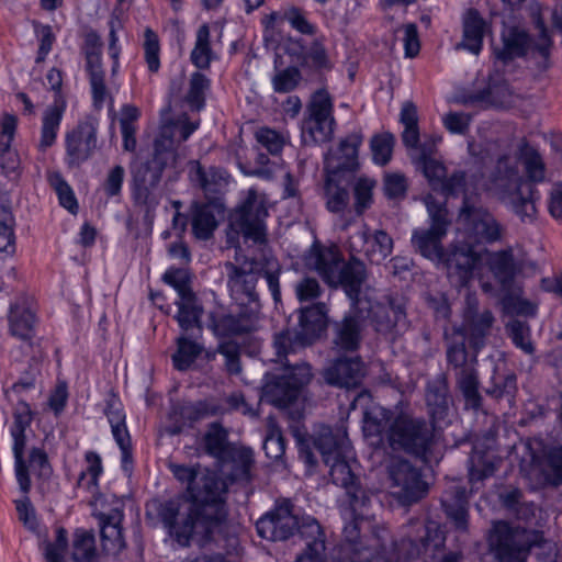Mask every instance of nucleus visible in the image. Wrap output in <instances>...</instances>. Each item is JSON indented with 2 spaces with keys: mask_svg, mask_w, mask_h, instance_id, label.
I'll return each mask as SVG.
<instances>
[{
  "mask_svg": "<svg viewBox=\"0 0 562 562\" xmlns=\"http://www.w3.org/2000/svg\"><path fill=\"white\" fill-rule=\"evenodd\" d=\"M173 476L186 486L190 505L180 498L155 501L150 508L176 541L203 547L215 541L226 520L227 481L217 472L196 465L170 464Z\"/></svg>",
  "mask_w": 562,
  "mask_h": 562,
  "instance_id": "nucleus-1",
  "label": "nucleus"
},
{
  "mask_svg": "<svg viewBox=\"0 0 562 562\" xmlns=\"http://www.w3.org/2000/svg\"><path fill=\"white\" fill-rule=\"evenodd\" d=\"M546 178V164L540 153L520 140L515 156L503 155L490 176V189L503 203L512 206L522 222L533 221L537 210L531 182Z\"/></svg>",
  "mask_w": 562,
  "mask_h": 562,
  "instance_id": "nucleus-2",
  "label": "nucleus"
},
{
  "mask_svg": "<svg viewBox=\"0 0 562 562\" xmlns=\"http://www.w3.org/2000/svg\"><path fill=\"white\" fill-rule=\"evenodd\" d=\"M430 226L417 228L412 234V246L423 257L446 265L449 276L457 278L460 286H465L472 279L473 271L481 261V255L473 250L464 238L456 237L446 252L442 239L451 225V218L445 201L437 200L432 194L424 196ZM461 237H464L463 235Z\"/></svg>",
  "mask_w": 562,
  "mask_h": 562,
  "instance_id": "nucleus-3",
  "label": "nucleus"
},
{
  "mask_svg": "<svg viewBox=\"0 0 562 562\" xmlns=\"http://www.w3.org/2000/svg\"><path fill=\"white\" fill-rule=\"evenodd\" d=\"M363 262L353 257V341L357 328L370 323L383 334L400 333L407 326L403 296L390 295L383 302H373V290Z\"/></svg>",
  "mask_w": 562,
  "mask_h": 562,
  "instance_id": "nucleus-4",
  "label": "nucleus"
},
{
  "mask_svg": "<svg viewBox=\"0 0 562 562\" xmlns=\"http://www.w3.org/2000/svg\"><path fill=\"white\" fill-rule=\"evenodd\" d=\"M171 130H165L154 145L151 160L140 162L132 168V199L146 216L155 212L161 200L159 183L166 168L178 172V155L175 153V140Z\"/></svg>",
  "mask_w": 562,
  "mask_h": 562,
  "instance_id": "nucleus-5",
  "label": "nucleus"
},
{
  "mask_svg": "<svg viewBox=\"0 0 562 562\" xmlns=\"http://www.w3.org/2000/svg\"><path fill=\"white\" fill-rule=\"evenodd\" d=\"M227 285L234 300L246 303H258L259 294L256 290L257 281L263 277L276 303L281 302L280 274L282 268L278 260L266 259L257 261L246 259L239 265L226 262Z\"/></svg>",
  "mask_w": 562,
  "mask_h": 562,
  "instance_id": "nucleus-6",
  "label": "nucleus"
},
{
  "mask_svg": "<svg viewBox=\"0 0 562 562\" xmlns=\"http://www.w3.org/2000/svg\"><path fill=\"white\" fill-rule=\"evenodd\" d=\"M325 196L328 211L344 212L350 201L351 143L348 138L331 147L325 157Z\"/></svg>",
  "mask_w": 562,
  "mask_h": 562,
  "instance_id": "nucleus-7",
  "label": "nucleus"
},
{
  "mask_svg": "<svg viewBox=\"0 0 562 562\" xmlns=\"http://www.w3.org/2000/svg\"><path fill=\"white\" fill-rule=\"evenodd\" d=\"M326 306L318 303L301 310L299 327L284 329L276 334L273 348L278 361L288 367L283 359L297 348H304L314 344L326 328Z\"/></svg>",
  "mask_w": 562,
  "mask_h": 562,
  "instance_id": "nucleus-8",
  "label": "nucleus"
},
{
  "mask_svg": "<svg viewBox=\"0 0 562 562\" xmlns=\"http://www.w3.org/2000/svg\"><path fill=\"white\" fill-rule=\"evenodd\" d=\"M324 462L329 467V475L335 485L351 495V467L349 464V438L346 422L335 429H325L315 441Z\"/></svg>",
  "mask_w": 562,
  "mask_h": 562,
  "instance_id": "nucleus-9",
  "label": "nucleus"
},
{
  "mask_svg": "<svg viewBox=\"0 0 562 562\" xmlns=\"http://www.w3.org/2000/svg\"><path fill=\"white\" fill-rule=\"evenodd\" d=\"M266 199L256 189H249L244 202L231 214L229 228L245 241L262 245L267 241Z\"/></svg>",
  "mask_w": 562,
  "mask_h": 562,
  "instance_id": "nucleus-10",
  "label": "nucleus"
},
{
  "mask_svg": "<svg viewBox=\"0 0 562 562\" xmlns=\"http://www.w3.org/2000/svg\"><path fill=\"white\" fill-rule=\"evenodd\" d=\"M458 224L463 231L459 228L457 237L462 238L463 234L465 243L471 244L474 251L476 243H493L503 236V227L496 218L482 205L468 198L459 211Z\"/></svg>",
  "mask_w": 562,
  "mask_h": 562,
  "instance_id": "nucleus-11",
  "label": "nucleus"
},
{
  "mask_svg": "<svg viewBox=\"0 0 562 562\" xmlns=\"http://www.w3.org/2000/svg\"><path fill=\"white\" fill-rule=\"evenodd\" d=\"M325 382L331 386L349 390L351 385V316L345 315L335 324L330 348V361L323 371Z\"/></svg>",
  "mask_w": 562,
  "mask_h": 562,
  "instance_id": "nucleus-12",
  "label": "nucleus"
},
{
  "mask_svg": "<svg viewBox=\"0 0 562 562\" xmlns=\"http://www.w3.org/2000/svg\"><path fill=\"white\" fill-rule=\"evenodd\" d=\"M434 438V429L422 418L398 415L390 428L389 439L393 448H400L417 457H425Z\"/></svg>",
  "mask_w": 562,
  "mask_h": 562,
  "instance_id": "nucleus-13",
  "label": "nucleus"
},
{
  "mask_svg": "<svg viewBox=\"0 0 562 562\" xmlns=\"http://www.w3.org/2000/svg\"><path fill=\"white\" fill-rule=\"evenodd\" d=\"M306 262L328 285L342 286L351 299V262L344 260L337 246H313Z\"/></svg>",
  "mask_w": 562,
  "mask_h": 562,
  "instance_id": "nucleus-14",
  "label": "nucleus"
},
{
  "mask_svg": "<svg viewBox=\"0 0 562 562\" xmlns=\"http://www.w3.org/2000/svg\"><path fill=\"white\" fill-rule=\"evenodd\" d=\"M335 120L329 94L316 91L307 105V115L302 121V137L305 144H322L330 140Z\"/></svg>",
  "mask_w": 562,
  "mask_h": 562,
  "instance_id": "nucleus-15",
  "label": "nucleus"
},
{
  "mask_svg": "<svg viewBox=\"0 0 562 562\" xmlns=\"http://www.w3.org/2000/svg\"><path fill=\"white\" fill-rule=\"evenodd\" d=\"M448 361L453 367L456 383L462 393L467 407L477 409L482 397L479 392V375L476 371V356L469 355L464 342L456 344L448 349Z\"/></svg>",
  "mask_w": 562,
  "mask_h": 562,
  "instance_id": "nucleus-16",
  "label": "nucleus"
},
{
  "mask_svg": "<svg viewBox=\"0 0 562 562\" xmlns=\"http://www.w3.org/2000/svg\"><path fill=\"white\" fill-rule=\"evenodd\" d=\"M527 476L536 487L561 486L562 446H542L532 451Z\"/></svg>",
  "mask_w": 562,
  "mask_h": 562,
  "instance_id": "nucleus-17",
  "label": "nucleus"
},
{
  "mask_svg": "<svg viewBox=\"0 0 562 562\" xmlns=\"http://www.w3.org/2000/svg\"><path fill=\"white\" fill-rule=\"evenodd\" d=\"M97 120L89 117L66 134L65 160L69 168H77L91 158L97 149Z\"/></svg>",
  "mask_w": 562,
  "mask_h": 562,
  "instance_id": "nucleus-18",
  "label": "nucleus"
},
{
  "mask_svg": "<svg viewBox=\"0 0 562 562\" xmlns=\"http://www.w3.org/2000/svg\"><path fill=\"white\" fill-rule=\"evenodd\" d=\"M491 542L496 549L499 562H525L535 541L525 529H509L506 524H499Z\"/></svg>",
  "mask_w": 562,
  "mask_h": 562,
  "instance_id": "nucleus-19",
  "label": "nucleus"
},
{
  "mask_svg": "<svg viewBox=\"0 0 562 562\" xmlns=\"http://www.w3.org/2000/svg\"><path fill=\"white\" fill-rule=\"evenodd\" d=\"M305 524L302 526L304 527ZM256 529L258 535L269 541H284L299 530V521L292 513V504L289 501H282L269 514L261 517ZM303 528H300V531Z\"/></svg>",
  "mask_w": 562,
  "mask_h": 562,
  "instance_id": "nucleus-20",
  "label": "nucleus"
},
{
  "mask_svg": "<svg viewBox=\"0 0 562 562\" xmlns=\"http://www.w3.org/2000/svg\"><path fill=\"white\" fill-rule=\"evenodd\" d=\"M258 322L257 311L246 308L236 314L213 311L207 315V328L220 338L238 336L252 331Z\"/></svg>",
  "mask_w": 562,
  "mask_h": 562,
  "instance_id": "nucleus-21",
  "label": "nucleus"
},
{
  "mask_svg": "<svg viewBox=\"0 0 562 562\" xmlns=\"http://www.w3.org/2000/svg\"><path fill=\"white\" fill-rule=\"evenodd\" d=\"M389 474L395 488L393 493L405 502H415L426 492L419 472L405 460H394L389 467Z\"/></svg>",
  "mask_w": 562,
  "mask_h": 562,
  "instance_id": "nucleus-22",
  "label": "nucleus"
},
{
  "mask_svg": "<svg viewBox=\"0 0 562 562\" xmlns=\"http://www.w3.org/2000/svg\"><path fill=\"white\" fill-rule=\"evenodd\" d=\"M494 321L493 313L488 308L480 307L476 295L468 293L463 308L462 327L458 331L469 335L471 341L477 348L481 340L488 335Z\"/></svg>",
  "mask_w": 562,
  "mask_h": 562,
  "instance_id": "nucleus-23",
  "label": "nucleus"
},
{
  "mask_svg": "<svg viewBox=\"0 0 562 562\" xmlns=\"http://www.w3.org/2000/svg\"><path fill=\"white\" fill-rule=\"evenodd\" d=\"M418 166L434 190L449 195L459 193L464 189L465 173L463 171H456L447 177L445 165L437 159H427Z\"/></svg>",
  "mask_w": 562,
  "mask_h": 562,
  "instance_id": "nucleus-24",
  "label": "nucleus"
},
{
  "mask_svg": "<svg viewBox=\"0 0 562 562\" xmlns=\"http://www.w3.org/2000/svg\"><path fill=\"white\" fill-rule=\"evenodd\" d=\"M123 516L117 508L99 515L101 547L106 555L117 557L126 548L121 526Z\"/></svg>",
  "mask_w": 562,
  "mask_h": 562,
  "instance_id": "nucleus-25",
  "label": "nucleus"
},
{
  "mask_svg": "<svg viewBox=\"0 0 562 562\" xmlns=\"http://www.w3.org/2000/svg\"><path fill=\"white\" fill-rule=\"evenodd\" d=\"M502 33L503 46L495 49L496 56L503 60H510L524 56L530 48L528 33L517 25L515 21H503Z\"/></svg>",
  "mask_w": 562,
  "mask_h": 562,
  "instance_id": "nucleus-26",
  "label": "nucleus"
},
{
  "mask_svg": "<svg viewBox=\"0 0 562 562\" xmlns=\"http://www.w3.org/2000/svg\"><path fill=\"white\" fill-rule=\"evenodd\" d=\"M86 59L94 108L100 110L108 101L110 111H113L114 100L105 86L104 71L101 63V53L89 52L87 53Z\"/></svg>",
  "mask_w": 562,
  "mask_h": 562,
  "instance_id": "nucleus-27",
  "label": "nucleus"
},
{
  "mask_svg": "<svg viewBox=\"0 0 562 562\" xmlns=\"http://www.w3.org/2000/svg\"><path fill=\"white\" fill-rule=\"evenodd\" d=\"M470 101L485 106L508 108L513 105L515 95L507 81L499 75L491 76L487 87L470 97Z\"/></svg>",
  "mask_w": 562,
  "mask_h": 562,
  "instance_id": "nucleus-28",
  "label": "nucleus"
},
{
  "mask_svg": "<svg viewBox=\"0 0 562 562\" xmlns=\"http://www.w3.org/2000/svg\"><path fill=\"white\" fill-rule=\"evenodd\" d=\"M503 2L507 4L512 11L525 10L532 19L537 30L539 31V37L533 48L547 60L550 55L552 42L542 20L540 4L536 0H503Z\"/></svg>",
  "mask_w": 562,
  "mask_h": 562,
  "instance_id": "nucleus-29",
  "label": "nucleus"
},
{
  "mask_svg": "<svg viewBox=\"0 0 562 562\" xmlns=\"http://www.w3.org/2000/svg\"><path fill=\"white\" fill-rule=\"evenodd\" d=\"M450 401L447 378L439 374L428 383L426 391V403L434 424L448 416Z\"/></svg>",
  "mask_w": 562,
  "mask_h": 562,
  "instance_id": "nucleus-30",
  "label": "nucleus"
},
{
  "mask_svg": "<svg viewBox=\"0 0 562 562\" xmlns=\"http://www.w3.org/2000/svg\"><path fill=\"white\" fill-rule=\"evenodd\" d=\"M299 394L300 390L283 374L272 376L262 387V398L277 407L289 406Z\"/></svg>",
  "mask_w": 562,
  "mask_h": 562,
  "instance_id": "nucleus-31",
  "label": "nucleus"
},
{
  "mask_svg": "<svg viewBox=\"0 0 562 562\" xmlns=\"http://www.w3.org/2000/svg\"><path fill=\"white\" fill-rule=\"evenodd\" d=\"M487 32L488 26L479 12L473 9L468 10L463 20V41L458 44V47H463L477 55Z\"/></svg>",
  "mask_w": 562,
  "mask_h": 562,
  "instance_id": "nucleus-32",
  "label": "nucleus"
},
{
  "mask_svg": "<svg viewBox=\"0 0 562 562\" xmlns=\"http://www.w3.org/2000/svg\"><path fill=\"white\" fill-rule=\"evenodd\" d=\"M360 237L363 241L362 251L367 258L373 263L382 262L393 249V240L384 231L369 229L361 232Z\"/></svg>",
  "mask_w": 562,
  "mask_h": 562,
  "instance_id": "nucleus-33",
  "label": "nucleus"
},
{
  "mask_svg": "<svg viewBox=\"0 0 562 562\" xmlns=\"http://www.w3.org/2000/svg\"><path fill=\"white\" fill-rule=\"evenodd\" d=\"M487 266L494 277L504 285L509 283L519 270L512 248L488 254Z\"/></svg>",
  "mask_w": 562,
  "mask_h": 562,
  "instance_id": "nucleus-34",
  "label": "nucleus"
},
{
  "mask_svg": "<svg viewBox=\"0 0 562 562\" xmlns=\"http://www.w3.org/2000/svg\"><path fill=\"white\" fill-rule=\"evenodd\" d=\"M63 114L64 108L58 104L45 109L42 116L41 137L37 144L38 151L45 153L56 143Z\"/></svg>",
  "mask_w": 562,
  "mask_h": 562,
  "instance_id": "nucleus-35",
  "label": "nucleus"
},
{
  "mask_svg": "<svg viewBox=\"0 0 562 562\" xmlns=\"http://www.w3.org/2000/svg\"><path fill=\"white\" fill-rule=\"evenodd\" d=\"M191 225L193 235L198 239L207 240L211 238L217 227L214 206L194 203L191 209Z\"/></svg>",
  "mask_w": 562,
  "mask_h": 562,
  "instance_id": "nucleus-36",
  "label": "nucleus"
},
{
  "mask_svg": "<svg viewBox=\"0 0 562 562\" xmlns=\"http://www.w3.org/2000/svg\"><path fill=\"white\" fill-rule=\"evenodd\" d=\"M204 451L215 458L218 462L234 445L228 440V430L220 423L209 425L202 438Z\"/></svg>",
  "mask_w": 562,
  "mask_h": 562,
  "instance_id": "nucleus-37",
  "label": "nucleus"
},
{
  "mask_svg": "<svg viewBox=\"0 0 562 562\" xmlns=\"http://www.w3.org/2000/svg\"><path fill=\"white\" fill-rule=\"evenodd\" d=\"M220 413L221 408L209 401L187 402L173 408V414L179 416L177 422H181L182 425H192Z\"/></svg>",
  "mask_w": 562,
  "mask_h": 562,
  "instance_id": "nucleus-38",
  "label": "nucleus"
},
{
  "mask_svg": "<svg viewBox=\"0 0 562 562\" xmlns=\"http://www.w3.org/2000/svg\"><path fill=\"white\" fill-rule=\"evenodd\" d=\"M216 55L211 46V32L209 24H202L195 34L194 47L190 53L191 63L201 70L209 69Z\"/></svg>",
  "mask_w": 562,
  "mask_h": 562,
  "instance_id": "nucleus-39",
  "label": "nucleus"
},
{
  "mask_svg": "<svg viewBox=\"0 0 562 562\" xmlns=\"http://www.w3.org/2000/svg\"><path fill=\"white\" fill-rule=\"evenodd\" d=\"M35 317L30 307L24 304H12L9 315L10 331L13 336L30 340L34 335Z\"/></svg>",
  "mask_w": 562,
  "mask_h": 562,
  "instance_id": "nucleus-40",
  "label": "nucleus"
},
{
  "mask_svg": "<svg viewBox=\"0 0 562 562\" xmlns=\"http://www.w3.org/2000/svg\"><path fill=\"white\" fill-rule=\"evenodd\" d=\"M176 304L178 306L176 319L180 328L186 333L193 329L201 331L202 307L199 305L196 296L178 300Z\"/></svg>",
  "mask_w": 562,
  "mask_h": 562,
  "instance_id": "nucleus-41",
  "label": "nucleus"
},
{
  "mask_svg": "<svg viewBox=\"0 0 562 562\" xmlns=\"http://www.w3.org/2000/svg\"><path fill=\"white\" fill-rule=\"evenodd\" d=\"M400 122L404 125L403 144L409 149H417L419 144L418 115L416 105L406 101L402 105Z\"/></svg>",
  "mask_w": 562,
  "mask_h": 562,
  "instance_id": "nucleus-42",
  "label": "nucleus"
},
{
  "mask_svg": "<svg viewBox=\"0 0 562 562\" xmlns=\"http://www.w3.org/2000/svg\"><path fill=\"white\" fill-rule=\"evenodd\" d=\"M190 180L205 192H216L221 181L224 180V172L221 169L211 167L204 169L199 161H190Z\"/></svg>",
  "mask_w": 562,
  "mask_h": 562,
  "instance_id": "nucleus-43",
  "label": "nucleus"
},
{
  "mask_svg": "<svg viewBox=\"0 0 562 562\" xmlns=\"http://www.w3.org/2000/svg\"><path fill=\"white\" fill-rule=\"evenodd\" d=\"M72 560L75 562H100L92 531L76 530L72 541Z\"/></svg>",
  "mask_w": 562,
  "mask_h": 562,
  "instance_id": "nucleus-44",
  "label": "nucleus"
},
{
  "mask_svg": "<svg viewBox=\"0 0 562 562\" xmlns=\"http://www.w3.org/2000/svg\"><path fill=\"white\" fill-rule=\"evenodd\" d=\"M220 463H232L236 477L249 480L250 468L254 463L252 451L249 448L233 445Z\"/></svg>",
  "mask_w": 562,
  "mask_h": 562,
  "instance_id": "nucleus-45",
  "label": "nucleus"
},
{
  "mask_svg": "<svg viewBox=\"0 0 562 562\" xmlns=\"http://www.w3.org/2000/svg\"><path fill=\"white\" fill-rule=\"evenodd\" d=\"M177 346V351L172 355L173 367L179 371H186L202 352V346L187 336H180Z\"/></svg>",
  "mask_w": 562,
  "mask_h": 562,
  "instance_id": "nucleus-46",
  "label": "nucleus"
},
{
  "mask_svg": "<svg viewBox=\"0 0 562 562\" xmlns=\"http://www.w3.org/2000/svg\"><path fill=\"white\" fill-rule=\"evenodd\" d=\"M496 469L495 457L474 449L470 457L469 477L471 482L482 481Z\"/></svg>",
  "mask_w": 562,
  "mask_h": 562,
  "instance_id": "nucleus-47",
  "label": "nucleus"
},
{
  "mask_svg": "<svg viewBox=\"0 0 562 562\" xmlns=\"http://www.w3.org/2000/svg\"><path fill=\"white\" fill-rule=\"evenodd\" d=\"M104 414L108 417L111 426L113 437H120L128 435V430L125 424V413L123 412V405L117 396L110 394L104 407Z\"/></svg>",
  "mask_w": 562,
  "mask_h": 562,
  "instance_id": "nucleus-48",
  "label": "nucleus"
},
{
  "mask_svg": "<svg viewBox=\"0 0 562 562\" xmlns=\"http://www.w3.org/2000/svg\"><path fill=\"white\" fill-rule=\"evenodd\" d=\"M389 422L387 412L379 405L372 404L363 412V432L367 437L379 436Z\"/></svg>",
  "mask_w": 562,
  "mask_h": 562,
  "instance_id": "nucleus-49",
  "label": "nucleus"
},
{
  "mask_svg": "<svg viewBox=\"0 0 562 562\" xmlns=\"http://www.w3.org/2000/svg\"><path fill=\"white\" fill-rule=\"evenodd\" d=\"M394 143L395 138L389 132L374 135L370 142L373 161L385 166L392 158Z\"/></svg>",
  "mask_w": 562,
  "mask_h": 562,
  "instance_id": "nucleus-50",
  "label": "nucleus"
},
{
  "mask_svg": "<svg viewBox=\"0 0 562 562\" xmlns=\"http://www.w3.org/2000/svg\"><path fill=\"white\" fill-rule=\"evenodd\" d=\"M15 251L14 217L2 207L0 210V254L12 255Z\"/></svg>",
  "mask_w": 562,
  "mask_h": 562,
  "instance_id": "nucleus-51",
  "label": "nucleus"
},
{
  "mask_svg": "<svg viewBox=\"0 0 562 562\" xmlns=\"http://www.w3.org/2000/svg\"><path fill=\"white\" fill-rule=\"evenodd\" d=\"M382 548L383 543L376 537H360L357 540L353 538V558L357 557V562H371Z\"/></svg>",
  "mask_w": 562,
  "mask_h": 562,
  "instance_id": "nucleus-52",
  "label": "nucleus"
},
{
  "mask_svg": "<svg viewBox=\"0 0 562 562\" xmlns=\"http://www.w3.org/2000/svg\"><path fill=\"white\" fill-rule=\"evenodd\" d=\"M49 183L55 189L60 204L70 213L78 212V203L70 186L65 181L59 172L49 176Z\"/></svg>",
  "mask_w": 562,
  "mask_h": 562,
  "instance_id": "nucleus-53",
  "label": "nucleus"
},
{
  "mask_svg": "<svg viewBox=\"0 0 562 562\" xmlns=\"http://www.w3.org/2000/svg\"><path fill=\"white\" fill-rule=\"evenodd\" d=\"M162 280L177 291L179 300L195 296L184 269H170L164 273Z\"/></svg>",
  "mask_w": 562,
  "mask_h": 562,
  "instance_id": "nucleus-54",
  "label": "nucleus"
},
{
  "mask_svg": "<svg viewBox=\"0 0 562 562\" xmlns=\"http://www.w3.org/2000/svg\"><path fill=\"white\" fill-rule=\"evenodd\" d=\"M458 497L453 503L445 502V510L447 516L453 521L457 529L464 531L468 527V508L465 501V492L458 491Z\"/></svg>",
  "mask_w": 562,
  "mask_h": 562,
  "instance_id": "nucleus-55",
  "label": "nucleus"
},
{
  "mask_svg": "<svg viewBox=\"0 0 562 562\" xmlns=\"http://www.w3.org/2000/svg\"><path fill=\"white\" fill-rule=\"evenodd\" d=\"M375 180L368 177H359L353 183V196L356 198V211L358 214L364 212L372 203Z\"/></svg>",
  "mask_w": 562,
  "mask_h": 562,
  "instance_id": "nucleus-56",
  "label": "nucleus"
},
{
  "mask_svg": "<svg viewBox=\"0 0 562 562\" xmlns=\"http://www.w3.org/2000/svg\"><path fill=\"white\" fill-rule=\"evenodd\" d=\"M210 87V80L205 75L195 71L190 78V88L187 93L188 103L200 110L204 104V93Z\"/></svg>",
  "mask_w": 562,
  "mask_h": 562,
  "instance_id": "nucleus-57",
  "label": "nucleus"
},
{
  "mask_svg": "<svg viewBox=\"0 0 562 562\" xmlns=\"http://www.w3.org/2000/svg\"><path fill=\"white\" fill-rule=\"evenodd\" d=\"M255 136L257 142L271 155H279L285 145L284 136L269 127H260Z\"/></svg>",
  "mask_w": 562,
  "mask_h": 562,
  "instance_id": "nucleus-58",
  "label": "nucleus"
},
{
  "mask_svg": "<svg viewBox=\"0 0 562 562\" xmlns=\"http://www.w3.org/2000/svg\"><path fill=\"white\" fill-rule=\"evenodd\" d=\"M217 351L225 358V368L229 374H239L240 366V348L235 341H223L218 345Z\"/></svg>",
  "mask_w": 562,
  "mask_h": 562,
  "instance_id": "nucleus-59",
  "label": "nucleus"
},
{
  "mask_svg": "<svg viewBox=\"0 0 562 562\" xmlns=\"http://www.w3.org/2000/svg\"><path fill=\"white\" fill-rule=\"evenodd\" d=\"M507 330L514 344L526 353L533 352V346L529 339L528 326L519 321H513L507 324Z\"/></svg>",
  "mask_w": 562,
  "mask_h": 562,
  "instance_id": "nucleus-60",
  "label": "nucleus"
},
{
  "mask_svg": "<svg viewBox=\"0 0 562 562\" xmlns=\"http://www.w3.org/2000/svg\"><path fill=\"white\" fill-rule=\"evenodd\" d=\"M301 79L300 71L296 68H286L272 78V85L276 92L286 93L295 89Z\"/></svg>",
  "mask_w": 562,
  "mask_h": 562,
  "instance_id": "nucleus-61",
  "label": "nucleus"
},
{
  "mask_svg": "<svg viewBox=\"0 0 562 562\" xmlns=\"http://www.w3.org/2000/svg\"><path fill=\"white\" fill-rule=\"evenodd\" d=\"M383 189L389 199L396 200L405 196L407 191V180L400 172L386 173L384 177Z\"/></svg>",
  "mask_w": 562,
  "mask_h": 562,
  "instance_id": "nucleus-62",
  "label": "nucleus"
},
{
  "mask_svg": "<svg viewBox=\"0 0 562 562\" xmlns=\"http://www.w3.org/2000/svg\"><path fill=\"white\" fill-rule=\"evenodd\" d=\"M145 58L148 65V69L151 72H156L159 69L160 60H159V41L158 36L150 29L145 30Z\"/></svg>",
  "mask_w": 562,
  "mask_h": 562,
  "instance_id": "nucleus-63",
  "label": "nucleus"
},
{
  "mask_svg": "<svg viewBox=\"0 0 562 562\" xmlns=\"http://www.w3.org/2000/svg\"><path fill=\"white\" fill-rule=\"evenodd\" d=\"M125 169L121 165L112 167L105 177L102 189L108 198L119 196L122 191Z\"/></svg>",
  "mask_w": 562,
  "mask_h": 562,
  "instance_id": "nucleus-64",
  "label": "nucleus"
}]
</instances>
